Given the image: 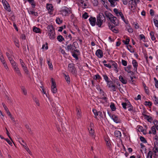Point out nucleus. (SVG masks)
I'll return each mask as SVG.
<instances>
[{"label": "nucleus", "mask_w": 158, "mask_h": 158, "mask_svg": "<svg viewBox=\"0 0 158 158\" xmlns=\"http://www.w3.org/2000/svg\"><path fill=\"white\" fill-rule=\"evenodd\" d=\"M90 24L92 26H94L95 23L99 27H101L103 22L106 21V19L104 15L102 13H100L97 17V22L95 17H91L89 19Z\"/></svg>", "instance_id": "f257e3e1"}, {"label": "nucleus", "mask_w": 158, "mask_h": 158, "mask_svg": "<svg viewBox=\"0 0 158 158\" xmlns=\"http://www.w3.org/2000/svg\"><path fill=\"white\" fill-rule=\"evenodd\" d=\"M48 31V35L49 36L50 39H53L55 38V31L54 28L52 25H49L47 27Z\"/></svg>", "instance_id": "f03ea898"}, {"label": "nucleus", "mask_w": 158, "mask_h": 158, "mask_svg": "<svg viewBox=\"0 0 158 158\" xmlns=\"http://www.w3.org/2000/svg\"><path fill=\"white\" fill-rule=\"evenodd\" d=\"M68 70L73 74H75L76 73L75 65L73 63L69 64H68Z\"/></svg>", "instance_id": "7ed1b4c3"}, {"label": "nucleus", "mask_w": 158, "mask_h": 158, "mask_svg": "<svg viewBox=\"0 0 158 158\" xmlns=\"http://www.w3.org/2000/svg\"><path fill=\"white\" fill-rule=\"evenodd\" d=\"M2 2L4 8L9 12L10 11V7L7 1L6 0H2Z\"/></svg>", "instance_id": "20e7f679"}, {"label": "nucleus", "mask_w": 158, "mask_h": 158, "mask_svg": "<svg viewBox=\"0 0 158 158\" xmlns=\"http://www.w3.org/2000/svg\"><path fill=\"white\" fill-rule=\"evenodd\" d=\"M52 81V91L53 93H56L57 91V89L56 88V85L55 82L54 81L53 78H51Z\"/></svg>", "instance_id": "39448f33"}, {"label": "nucleus", "mask_w": 158, "mask_h": 158, "mask_svg": "<svg viewBox=\"0 0 158 158\" xmlns=\"http://www.w3.org/2000/svg\"><path fill=\"white\" fill-rule=\"evenodd\" d=\"M76 43V42H74L72 44H70L67 45L66 49H67L68 51L71 50L72 52H73V50H74L76 48L75 44V43Z\"/></svg>", "instance_id": "423d86ee"}, {"label": "nucleus", "mask_w": 158, "mask_h": 158, "mask_svg": "<svg viewBox=\"0 0 158 158\" xmlns=\"http://www.w3.org/2000/svg\"><path fill=\"white\" fill-rule=\"evenodd\" d=\"M46 8L48 11V13L50 15L52 14L53 10V6L52 4H47Z\"/></svg>", "instance_id": "0eeeda50"}, {"label": "nucleus", "mask_w": 158, "mask_h": 158, "mask_svg": "<svg viewBox=\"0 0 158 158\" xmlns=\"http://www.w3.org/2000/svg\"><path fill=\"white\" fill-rule=\"evenodd\" d=\"M129 9L130 10L132 11L133 10H134L135 8V6L136 5V3L135 1H132L131 3H129Z\"/></svg>", "instance_id": "6e6552de"}, {"label": "nucleus", "mask_w": 158, "mask_h": 158, "mask_svg": "<svg viewBox=\"0 0 158 158\" xmlns=\"http://www.w3.org/2000/svg\"><path fill=\"white\" fill-rule=\"evenodd\" d=\"M108 62L111 64V66L112 65L115 68L114 70L116 72V73H117L118 72V70L117 69V64L113 60H109Z\"/></svg>", "instance_id": "1a4fd4ad"}, {"label": "nucleus", "mask_w": 158, "mask_h": 158, "mask_svg": "<svg viewBox=\"0 0 158 158\" xmlns=\"http://www.w3.org/2000/svg\"><path fill=\"white\" fill-rule=\"evenodd\" d=\"M96 55L99 58H102L103 56V53L102 51L100 49L97 50L95 53Z\"/></svg>", "instance_id": "9d476101"}, {"label": "nucleus", "mask_w": 158, "mask_h": 158, "mask_svg": "<svg viewBox=\"0 0 158 158\" xmlns=\"http://www.w3.org/2000/svg\"><path fill=\"white\" fill-rule=\"evenodd\" d=\"M111 118L116 123H117L120 122V119L114 114L112 115L111 116Z\"/></svg>", "instance_id": "9b49d317"}, {"label": "nucleus", "mask_w": 158, "mask_h": 158, "mask_svg": "<svg viewBox=\"0 0 158 158\" xmlns=\"http://www.w3.org/2000/svg\"><path fill=\"white\" fill-rule=\"evenodd\" d=\"M132 64L133 65L134 68V71H137V67L138 66V63L135 60H132Z\"/></svg>", "instance_id": "f8f14e48"}, {"label": "nucleus", "mask_w": 158, "mask_h": 158, "mask_svg": "<svg viewBox=\"0 0 158 158\" xmlns=\"http://www.w3.org/2000/svg\"><path fill=\"white\" fill-rule=\"evenodd\" d=\"M119 80L123 83V84H126L127 82V81L122 76H120L119 77Z\"/></svg>", "instance_id": "ddd939ff"}, {"label": "nucleus", "mask_w": 158, "mask_h": 158, "mask_svg": "<svg viewBox=\"0 0 158 158\" xmlns=\"http://www.w3.org/2000/svg\"><path fill=\"white\" fill-rule=\"evenodd\" d=\"M114 135L115 137L117 138H120L121 136V132L117 130L115 131L114 132Z\"/></svg>", "instance_id": "4468645a"}, {"label": "nucleus", "mask_w": 158, "mask_h": 158, "mask_svg": "<svg viewBox=\"0 0 158 158\" xmlns=\"http://www.w3.org/2000/svg\"><path fill=\"white\" fill-rule=\"evenodd\" d=\"M60 107H53V108L52 109V110L53 111H54L55 113H56L57 114L60 111Z\"/></svg>", "instance_id": "2eb2a0df"}, {"label": "nucleus", "mask_w": 158, "mask_h": 158, "mask_svg": "<svg viewBox=\"0 0 158 158\" xmlns=\"http://www.w3.org/2000/svg\"><path fill=\"white\" fill-rule=\"evenodd\" d=\"M2 104L7 114L8 115H10V113L9 111L8 108L6 106L4 103H2Z\"/></svg>", "instance_id": "dca6fc26"}, {"label": "nucleus", "mask_w": 158, "mask_h": 158, "mask_svg": "<svg viewBox=\"0 0 158 158\" xmlns=\"http://www.w3.org/2000/svg\"><path fill=\"white\" fill-rule=\"evenodd\" d=\"M105 15L109 19H110V18H111L113 16V15L108 12L107 11H106L105 12Z\"/></svg>", "instance_id": "f3484780"}, {"label": "nucleus", "mask_w": 158, "mask_h": 158, "mask_svg": "<svg viewBox=\"0 0 158 158\" xmlns=\"http://www.w3.org/2000/svg\"><path fill=\"white\" fill-rule=\"evenodd\" d=\"M116 19V17L113 16V15L112 17H111V18H110V19H109L110 20L111 22L114 25H117V24H116V23L115 21V20Z\"/></svg>", "instance_id": "a211bd4d"}, {"label": "nucleus", "mask_w": 158, "mask_h": 158, "mask_svg": "<svg viewBox=\"0 0 158 158\" xmlns=\"http://www.w3.org/2000/svg\"><path fill=\"white\" fill-rule=\"evenodd\" d=\"M131 68V65H129L127 67L125 68V70L126 71H127L128 73H133L131 71H130V69Z\"/></svg>", "instance_id": "6ab92c4d"}, {"label": "nucleus", "mask_w": 158, "mask_h": 158, "mask_svg": "<svg viewBox=\"0 0 158 158\" xmlns=\"http://www.w3.org/2000/svg\"><path fill=\"white\" fill-rule=\"evenodd\" d=\"M57 40L60 42H61L64 40V38L61 35H58L57 38Z\"/></svg>", "instance_id": "aec40b11"}, {"label": "nucleus", "mask_w": 158, "mask_h": 158, "mask_svg": "<svg viewBox=\"0 0 158 158\" xmlns=\"http://www.w3.org/2000/svg\"><path fill=\"white\" fill-rule=\"evenodd\" d=\"M33 31L36 33H40V29L37 27H34L33 29Z\"/></svg>", "instance_id": "412c9836"}, {"label": "nucleus", "mask_w": 158, "mask_h": 158, "mask_svg": "<svg viewBox=\"0 0 158 158\" xmlns=\"http://www.w3.org/2000/svg\"><path fill=\"white\" fill-rule=\"evenodd\" d=\"M28 12L30 14L34 15L35 16H38V14L37 12H35L31 10H28Z\"/></svg>", "instance_id": "4be33fe9"}, {"label": "nucleus", "mask_w": 158, "mask_h": 158, "mask_svg": "<svg viewBox=\"0 0 158 158\" xmlns=\"http://www.w3.org/2000/svg\"><path fill=\"white\" fill-rule=\"evenodd\" d=\"M15 72L20 77H21L22 76V74L21 73V72L19 69V68H17V69H15L14 70Z\"/></svg>", "instance_id": "5701e85b"}, {"label": "nucleus", "mask_w": 158, "mask_h": 158, "mask_svg": "<svg viewBox=\"0 0 158 158\" xmlns=\"http://www.w3.org/2000/svg\"><path fill=\"white\" fill-rule=\"evenodd\" d=\"M103 77H104V80L106 81L108 84H109V83L111 82V81H108L109 78L106 75H103Z\"/></svg>", "instance_id": "b1692460"}, {"label": "nucleus", "mask_w": 158, "mask_h": 158, "mask_svg": "<svg viewBox=\"0 0 158 158\" xmlns=\"http://www.w3.org/2000/svg\"><path fill=\"white\" fill-rule=\"evenodd\" d=\"M153 152L155 153V156H158V148L157 147H154L153 149Z\"/></svg>", "instance_id": "393cba45"}, {"label": "nucleus", "mask_w": 158, "mask_h": 158, "mask_svg": "<svg viewBox=\"0 0 158 158\" xmlns=\"http://www.w3.org/2000/svg\"><path fill=\"white\" fill-rule=\"evenodd\" d=\"M111 109L113 111H114L116 109L114 104L113 103H111L110 106Z\"/></svg>", "instance_id": "a878e982"}, {"label": "nucleus", "mask_w": 158, "mask_h": 158, "mask_svg": "<svg viewBox=\"0 0 158 158\" xmlns=\"http://www.w3.org/2000/svg\"><path fill=\"white\" fill-rule=\"evenodd\" d=\"M65 78L66 81L67 83L69 84L70 83V78L69 75H67L65 74H64Z\"/></svg>", "instance_id": "bb28decb"}, {"label": "nucleus", "mask_w": 158, "mask_h": 158, "mask_svg": "<svg viewBox=\"0 0 158 158\" xmlns=\"http://www.w3.org/2000/svg\"><path fill=\"white\" fill-rule=\"evenodd\" d=\"M109 28L111 30L113 31L114 32L116 33L115 31H117V30H115V28H114V26H113L111 25L110 24H109Z\"/></svg>", "instance_id": "cd10ccee"}, {"label": "nucleus", "mask_w": 158, "mask_h": 158, "mask_svg": "<svg viewBox=\"0 0 158 158\" xmlns=\"http://www.w3.org/2000/svg\"><path fill=\"white\" fill-rule=\"evenodd\" d=\"M150 35L151 36V39L152 40H156V38L154 35V32L152 31H151L150 33Z\"/></svg>", "instance_id": "c85d7f7f"}, {"label": "nucleus", "mask_w": 158, "mask_h": 158, "mask_svg": "<svg viewBox=\"0 0 158 158\" xmlns=\"http://www.w3.org/2000/svg\"><path fill=\"white\" fill-rule=\"evenodd\" d=\"M33 99L34 101L35 102L36 104L38 106H39L40 105V104L39 103V100L36 97H33Z\"/></svg>", "instance_id": "c756f323"}, {"label": "nucleus", "mask_w": 158, "mask_h": 158, "mask_svg": "<svg viewBox=\"0 0 158 158\" xmlns=\"http://www.w3.org/2000/svg\"><path fill=\"white\" fill-rule=\"evenodd\" d=\"M62 11L65 12L66 14H69V11H70V10L67 7H64V8L63 9Z\"/></svg>", "instance_id": "7c9ffc66"}, {"label": "nucleus", "mask_w": 158, "mask_h": 158, "mask_svg": "<svg viewBox=\"0 0 158 158\" xmlns=\"http://www.w3.org/2000/svg\"><path fill=\"white\" fill-rule=\"evenodd\" d=\"M153 152L152 151H149L148 153L147 158H152Z\"/></svg>", "instance_id": "2f4dec72"}, {"label": "nucleus", "mask_w": 158, "mask_h": 158, "mask_svg": "<svg viewBox=\"0 0 158 158\" xmlns=\"http://www.w3.org/2000/svg\"><path fill=\"white\" fill-rule=\"evenodd\" d=\"M153 123L154 124L156 129L158 130V121L156 120H154L153 121Z\"/></svg>", "instance_id": "473e14b6"}, {"label": "nucleus", "mask_w": 158, "mask_h": 158, "mask_svg": "<svg viewBox=\"0 0 158 158\" xmlns=\"http://www.w3.org/2000/svg\"><path fill=\"white\" fill-rule=\"evenodd\" d=\"M14 42L15 44V46L18 48L19 47V41L17 39H15L14 40Z\"/></svg>", "instance_id": "72a5a7b5"}, {"label": "nucleus", "mask_w": 158, "mask_h": 158, "mask_svg": "<svg viewBox=\"0 0 158 158\" xmlns=\"http://www.w3.org/2000/svg\"><path fill=\"white\" fill-rule=\"evenodd\" d=\"M23 69V70L24 72L26 73L27 74H29V71L28 69H27V67L26 66H24L23 67H22Z\"/></svg>", "instance_id": "f704fd0d"}, {"label": "nucleus", "mask_w": 158, "mask_h": 158, "mask_svg": "<svg viewBox=\"0 0 158 158\" xmlns=\"http://www.w3.org/2000/svg\"><path fill=\"white\" fill-rule=\"evenodd\" d=\"M21 89L22 90L23 93L25 95H26L27 94V92L26 89H25L24 86H22L21 87Z\"/></svg>", "instance_id": "c9c22d12"}, {"label": "nucleus", "mask_w": 158, "mask_h": 158, "mask_svg": "<svg viewBox=\"0 0 158 158\" xmlns=\"http://www.w3.org/2000/svg\"><path fill=\"white\" fill-rule=\"evenodd\" d=\"M140 140L141 141L144 143H147V140L145 139V138L143 136H141L140 137Z\"/></svg>", "instance_id": "e433bc0d"}, {"label": "nucleus", "mask_w": 158, "mask_h": 158, "mask_svg": "<svg viewBox=\"0 0 158 158\" xmlns=\"http://www.w3.org/2000/svg\"><path fill=\"white\" fill-rule=\"evenodd\" d=\"M56 23L59 24H60L62 22V20H61L59 18H56Z\"/></svg>", "instance_id": "4c0bfd02"}, {"label": "nucleus", "mask_w": 158, "mask_h": 158, "mask_svg": "<svg viewBox=\"0 0 158 158\" xmlns=\"http://www.w3.org/2000/svg\"><path fill=\"white\" fill-rule=\"evenodd\" d=\"M113 11L115 13L116 15L117 16H119V14L120 12H118V10L116 8H114V9Z\"/></svg>", "instance_id": "58836bf2"}, {"label": "nucleus", "mask_w": 158, "mask_h": 158, "mask_svg": "<svg viewBox=\"0 0 158 158\" xmlns=\"http://www.w3.org/2000/svg\"><path fill=\"white\" fill-rule=\"evenodd\" d=\"M151 130L152 131L153 134L154 135H155L156 133V131L154 126H153L151 127Z\"/></svg>", "instance_id": "ea45409f"}, {"label": "nucleus", "mask_w": 158, "mask_h": 158, "mask_svg": "<svg viewBox=\"0 0 158 158\" xmlns=\"http://www.w3.org/2000/svg\"><path fill=\"white\" fill-rule=\"evenodd\" d=\"M154 104L156 105L158 104V98L155 96L154 97Z\"/></svg>", "instance_id": "a19ab883"}, {"label": "nucleus", "mask_w": 158, "mask_h": 158, "mask_svg": "<svg viewBox=\"0 0 158 158\" xmlns=\"http://www.w3.org/2000/svg\"><path fill=\"white\" fill-rule=\"evenodd\" d=\"M129 41L130 39L129 38H127L126 41L124 40L123 41V42L126 45L128 44H129Z\"/></svg>", "instance_id": "79ce46f5"}, {"label": "nucleus", "mask_w": 158, "mask_h": 158, "mask_svg": "<svg viewBox=\"0 0 158 158\" xmlns=\"http://www.w3.org/2000/svg\"><path fill=\"white\" fill-rule=\"evenodd\" d=\"M109 2L111 4V6L112 7H114L115 6L114 5V0H108Z\"/></svg>", "instance_id": "37998d69"}, {"label": "nucleus", "mask_w": 158, "mask_h": 158, "mask_svg": "<svg viewBox=\"0 0 158 158\" xmlns=\"http://www.w3.org/2000/svg\"><path fill=\"white\" fill-rule=\"evenodd\" d=\"M127 29L128 30V31L129 32L132 33L133 32V30L132 28L130 26H128L127 27Z\"/></svg>", "instance_id": "c03bdc74"}, {"label": "nucleus", "mask_w": 158, "mask_h": 158, "mask_svg": "<svg viewBox=\"0 0 158 158\" xmlns=\"http://www.w3.org/2000/svg\"><path fill=\"white\" fill-rule=\"evenodd\" d=\"M154 79L155 83V86L156 88H158V81L156 77H154Z\"/></svg>", "instance_id": "a18cd8bd"}, {"label": "nucleus", "mask_w": 158, "mask_h": 158, "mask_svg": "<svg viewBox=\"0 0 158 158\" xmlns=\"http://www.w3.org/2000/svg\"><path fill=\"white\" fill-rule=\"evenodd\" d=\"M89 17L88 13L86 12H85L84 14L82 15V17L85 19Z\"/></svg>", "instance_id": "49530a36"}, {"label": "nucleus", "mask_w": 158, "mask_h": 158, "mask_svg": "<svg viewBox=\"0 0 158 158\" xmlns=\"http://www.w3.org/2000/svg\"><path fill=\"white\" fill-rule=\"evenodd\" d=\"M153 21L155 26L157 27H158V21L155 19H153Z\"/></svg>", "instance_id": "de8ad7c7"}, {"label": "nucleus", "mask_w": 158, "mask_h": 158, "mask_svg": "<svg viewBox=\"0 0 158 158\" xmlns=\"http://www.w3.org/2000/svg\"><path fill=\"white\" fill-rule=\"evenodd\" d=\"M145 105L149 106H151L152 104V103L150 102L145 101Z\"/></svg>", "instance_id": "09e8293b"}, {"label": "nucleus", "mask_w": 158, "mask_h": 158, "mask_svg": "<svg viewBox=\"0 0 158 158\" xmlns=\"http://www.w3.org/2000/svg\"><path fill=\"white\" fill-rule=\"evenodd\" d=\"M47 63L48 64V65L49 68H52V65L51 63L50 62L49 60H47Z\"/></svg>", "instance_id": "8fccbe9b"}, {"label": "nucleus", "mask_w": 158, "mask_h": 158, "mask_svg": "<svg viewBox=\"0 0 158 158\" xmlns=\"http://www.w3.org/2000/svg\"><path fill=\"white\" fill-rule=\"evenodd\" d=\"M57 115L60 116H62L63 115V110H60L59 113Z\"/></svg>", "instance_id": "3c124183"}, {"label": "nucleus", "mask_w": 158, "mask_h": 158, "mask_svg": "<svg viewBox=\"0 0 158 158\" xmlns=\"http://www.w3.org/2000/svg\"><path fill=\"white\" fill-rule=\"evenodd\" d=\"M122 105L123 106V108L126 109H127L126 106H127V103L126 102H123L122 104Z\"/></svg>", "instance_id": "603ef678"}, {"label": "nucleus", "mask_w": 158, "mask_h": 158, "mask_svg": "<svg viewBox=\"0 0 158 158\" xmlns=\"http://www.w3.org/2000/svg\"><path fill=\"white\" fill-rule=\"evenodd\" d=\"M104 65L105 67H108L109 69H111L112 67L111 64L110 63L108 64H104Z\"/></svg>", "instance_id": "864d4df0"}, {"label": "nucleus", "mask_w": 158, "mask_h": 158, "mask_svg": "<svg viewBox=\"0 0 158 158\" xmlns=\"http://www.w3.org/2000/svg\"><path fill=\"white\" fill-rule=\"evenodd\" d=\"M19 61L22 67H23L24 66H25V64L21 59H20Z\"/></svg>", "instance_id": "5fc2aeb1"}, {"label": "nucleus", "mask_w": 158, "mask_h": 158, "mask_svg": "<svg viewBox=\"0 0 158 158\" xmlns=\"http://www.w3.org/2000/svg\"><path fill=\"white\" fill-rule=\"evenodd\" d=\"M122 64L124 66H126L127 65V62L125 60L122 59Z\"/></svg>", "instance_id": "6e6d98bb"}, {"label": "nucleus", "mask_w": 158, "mask_h": 158, "mask_svg": "<svg viewBox=\"0 0 158 158\" xmlns=\"http://www.w3.org/2000/svg\"><path fill=\"white\" fill-rule=\"evenodd\" d=\"M139 36L140 38V40H142L143 39L144 40H145V37L143 34H142L139 35Z\"/></svg>", "instance_id": "4d7b16f0"}, {"label": "nucleus", "mask_w": 158, "mask_h": 158, "mask_svg": "<svg viewBox=\"0 0 158 158\" xmlns=\"http://www.w3.org/2000/svg\"><path fill=\"white\" fill-rule=\"evenodd\" d=\"M5 140H6L8 143L10 145H12V142L8 139H5Z\"/></svg>", "instance_id": "13d9d810"}, {"label": "nucleus", "mask_w": 158, "mask_h": 158, "mask_svg": "<svg viewBox=\"0 0 158 158\" xmlns=\"http://www.w3.org/2000/svg\"><path fill=\"white\" fill-rule=\"evenodd\" d=\"M93 111L95 116H97L98 115V112L97 111V110L94 109L93 110Z\"/></svg>", "instance_id": "bf43d9fd"}, {"label": "nucleus", "mask_w": 158, "mask_h": 158, "mask_svg": "<svg viewBox=\"0 0 158 158\" xmlns=\"http://www.w3.org/2000/svg\"><path fill=\"white\" fill-rule=\"evenodd\" d=\"M6 134H7V135L8 136L9 138L11 140V141H13L11 137L10 136V135H9L10 133H9L8 130H7V129L6 128Z\"/></svg>", "instance_id": "052dcab7"}, {"label": "nucleus", "mask_w": 158, "mask_h": 158, "mask_svg": "<svg viewBox=\"0 0 158 158\" xmlns=\"http://www.w3.org/2000/svg\"><path fill=\"white\" fill-rule=\"evenodd\" d=\"M77 114L78 118H79L80 116L81 111L78 109H77Z\"/></svg>", "instance_id": "680f3d73"}, {"label": "nucleus", "mask_w": 158, "mask_h": 158, "mask_svg": "<svg viewBox=\"0 0 158 158\" xmlns=\"http://www.w3.org/2000/svg\"><path fill=\"white\" fill-rule=\"evenodd\" d=\"M128 110L129 111H132L133 112H135V110L133 109V107L132 106H131L130 107H129L128 109Z\"/></svg>", "instance_id": "e2e57ef3"}, {"label": "nucleus", "mask_w": 158, "mask_h": 158, "mask_svg": "<svg viewBox=\"0 0 158 158\" xmlns=\"http://www.w3.org/2000/svg\"><path fill=\"white\" fill-rule=\"evenodd\" d=\"M95 77H94V79L95 80H97L98 79L101 78V77H100V75L99 74H97L95 76Z\"/></svg>", "instance_id": "0e129e2a"}, {"label": "nucleus", "mask_w": 158, "mask_h": 158, "mask_svg": "<svg viewBox=\"0 0 158 158\" xmlns=\"http://www.w3.org/2000/svg\"><path fill=\"white\" fill-rule=\"evenodd\" d=\"M138 129L139 131H140L141 132H143L144 131V130L143 129V127L141 126H139V127Z\"/></svg>", "instance_id": "69168bd1"}, {"label": "nucleus", "mask_w": 158, "mask_h": 158, "mask_svg": "<svg viewBox=\"0 0 158 158\" xmlns=\"http://www.w3.org/2000/svg\"><path fill=\"white\" fill-rule=\"evenodd\" d=\"M154 11L153 10L151 9L150 10V13L151 16H153L154 15Z\"/></svg>", "instance_id": "338daca9"}, {"label": "nucleus", "mask_w": 158, "mask_h": 158, "mask_svg": "<svg viewBox=\"0 0 158 158\" xmlns=\"http://www.w3.org/2000/svg\"><path fill=\"white\" fill-rule=\"evenodd\" d=\"M153 120L151 116H150L149 118H148L147 119V120L150 123H151V121H152Z\"/></svg>", "instance_id": "774afa93"}]
</instances>
